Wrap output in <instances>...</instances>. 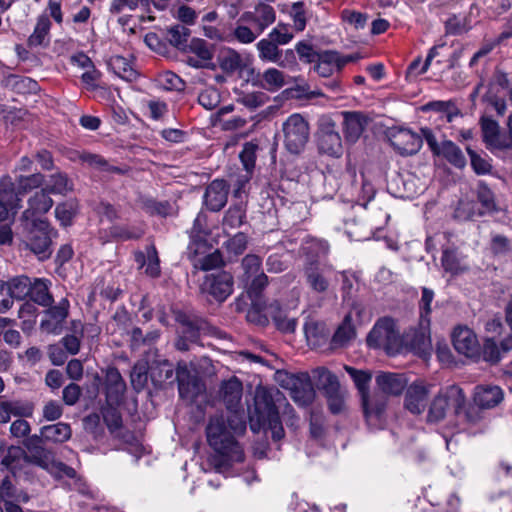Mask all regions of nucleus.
<instances>
[{
    "label": "nucleus",
    "instance_id": "obj_10",
    "mask_svg": "<svg viewBox=\"0 0 512 512\" xmlns=\"http://www.w3.org/2000/svg\"><path fill=\"white\" fill-rule=\"evenodd\" d=\"M318 147L322 153L333 157H340L343 153L341 137L331 117L323 116L319 120Z\"/></svg>",
    "mask_w": 512,
    "mask_h": 512
},
{
    "label": "nucleus",
    "instance_id": "obj_64",
    "mask_svg": "<svg viewBox=\"0 0 512 512\" xmlns=\"http://www.w3.org/2000/svg\"><path fill=\"white\" fill-rule=\"evenodd\" d=\"M467 152L470 156L471 166L476 174L481 175L490 173L492 165L487 159L478 155L470 147H467Z\"/></svg>",
    "mask_w": 512,
    "mask_h": 512
},
{
    "label": "nucleus",
    "instance_id": "obj_43",
    "mask_svg": "<svg viewBox=\"0 0 512 512\" xmlns=\"http://www.w3.org/2000/svg\"><path fill=\"white\" fill-rule=\"evenodd\" d=\"M149 374L154 383L162 384L173 377V365L167 360L153 362Z\"/></svg>",
    "mask_w": 512,
    "mask_h": 512
},
{
    "label": "nucleus",
    "instance_id": "obj_18",
    "mask_svg": "<svg viewBox=\"0 0 512 512\" xmlns=\"http://www.w3.org/2000/svg\"><path fill=\"white\" fill-rule=\"evenodd\" d=\"M375 382L379 391L375 393L382 394L388 401V396H398L407 386V379L403 374L393 372H379L375 377Z\"/></svg>",
    "mask_w": 512,
    "mask_h": 512
},
{
    "label": "nucleus",
    "instance_id": "obj_48",
    "mask_svg": "<svg viewBox=\"0 0 512 512\" xmlns=\"http://www.w3.org/2000/svg\"><path fill=\"white\" fill-rule=\"evenodd\" d=\"M78 203L76 200H68L60 203L55 208V216L63 226H69L77 214Z\"/></svg>",
    "mask_w": 512,
    "mask_h": 512
},
{
    "label": "nucleus",
    "instance_id": "obj_6",
    "mask_svg": "<svg viewBox=\"0 0 512 512\" xmlns=\"http://www.w3.org/2000/svg\"><path fill=\"white\" fill-rule=\"evenodd\" d=\"M401 337L394 319L383 317L377 320L367 336V343L374 348H383L388 354L398 352Z\"/></svg>",
    "mask_w": 512,
    "mask_h": 512
},
{
    "label": "nucleus",
    "instance_id": "obj_63",
    "mask_svg": "<svg viewBox=\"0 0 512 512\" xmlns=\"http://www.w3.org/2000/svg\"><path fill=\"white\" fill-rule=\"evenodd\" d=\"M257 145L253 143H245L243 150L240 152L239 158L243 164L245 171L252 173L255 167Z\"/></svg>",
    "mask_w": 512,
    "mask_h": 512
},
{
    "label": "nucleus",
    "instance_id": "obj_61",
    "mask_svg": "<svg viewBox=\"0 0 512 512\" xmlns=\"http://www.w3.org/2000/svg\"><path fill=\"white\" fill-rule=\"evenodd\" d=\"M9 409L11 416L23 418L30 417L33 414V405L30 403L22 402L20 400H4Z\"/></svg>",
    "mask_w": 512,
    "mask_h": 512
},
{
    "label": "nucleus",
    "instance_id": "obj_17",
    "mask_svg": "<svg viewBox=\"0 0 512 512\" xmlns=\"http://www.w3.org/2000/svg\"><path fill=\"white\" fill-rule=\"evenodd\" d=\"M69 306V301L66 298H62L56 305L48 306L49 308L41 320L40 328L46 333L59 334L68 316Z\"/></svg>",
    "mask_w": 512,
    "mask_h": 512
},
{
    "label": "nucleus",
    "instance_id": "obj_28",
    "mask_svg": "<svg viewBox=\"0 0 512 512\" xmlns=\"http://www.w3.org/2000/svg\"><path fill=\"white\" fill-rule=\"evenodd\" d=\"M53 206V200L49 196V193L43 188L37 191L28 200V208L23 212V218L26 220H34L37 215H43L47 213Z\"/></svg>",
    "mask_w": 512,
    "mask_h": 512
},
{
    "label": "nucleus",
    "instance_id": "obj_16",
    "mask_svg": "<svg viewBox=\"0 0 512 512\" xmlns=\"http://www.w3.org/2000/svg\"><path fill=\"white\" fill-rule=\"evenodd\" d=\"M303 276L309 289L317 294H325L330 288V280L318 260H308L303 265Z\"/></svg>",
    "mask_w": 512,
    "mask_h": 512
},
{
    "label": "nucleus",
    "instance_id": "obj_56",
    "mask_svg": "<svg viewBox=\"0 0 512 512\" xmlns=\"http://www.w3.org/2000/svg\"><path fill=\"white\" fill-rule=\"evenodd\" d=\"M160 85L170 91H183L185 89V82L175 73L165 71L159 76Z\"/></svg>",
    "mask_w": 512,
    "mask_h": 512
},
{
    "label": "nucleus",
    "instance_id": "obj_41",
    "mask_svg": "<svg viewBox=\"0 0 512 512\" xmlns=\"http://www.w3.org/2000/svg\"><path fill=\"white\" fill-rule=\"evenodd\" d=\"M476 195L478 202L482 206L481 210L485 215L494 213L498 210L494 193L485 182L480 181L478 183Z\"/></svg>",
    "mask_w": 512,
    "mask_h": 512
},
{
    "label": "nucleus",
    "instance_id": "obj_11",
    "mask_svg": "<svg viewBox=\"0 0 512 512\" xmlns=\"http://www.w3.org/2000/svg\"><path fill=\"white\" fill-rule=\"evenodd\" d=\"M44 175L33 173L29 175H16L13 180L10 176L2 178V190L9 192L16 204L21 203L23 196L28 192L40 187L44 183Z\"/></svg>",
    "mask_w": 512,
    "mask_h": 512
},
{
    "label": "nucleus",
    "instance_id": "obj_2",
    "mask_svg": "<svg viewBox=\"0 0 512 512\" xmlns=\"http://www.w3.org/2000/svg\"><path fill=\"white\" fill-rule=\"evenodd\" d=\"M245 431L244 411H235L227 417L217 414L209 418L206 426L207 442L216 453L228 455L235 461H243L244 452L236 436Z\"/></svg>",
    "mask_w": 512,
    "mask_h": 512
},
{
    "label": "nucleus",
    "instance_id": "obj_30",
    "mask_svg": "<svg viewBox=\"0 0 512 512\" xmlns=\"http://www.w3.org/2000/svg\"><path fill=\"white\" fill-rule=\"evenodd\" d=\"M72 434L71 427L67 423L58 422L56 424L46 425L40 429L37 434L45 443H63L70 439Z\"/></svg>",
    "mask_w": 512,
    "mask_h": 512
},
{
    "label": "nucleus",
    "instance_id": "obj_27",
    "mask_svg": "<svg viewBox=\"0 0 512 512\" xmlns=\"http://www.w3.org/2000/svg\"><path fill=\"white\" fill-rule=\"evenodd\" d=\"M428 392L423 384L409 386L405 395V408L413 414H421L426 407Z\"/></svg>",
    "mask_w": 512,
    "mask_h": 512
},
{
    "label": "nucleus",
    "instance_id": "obj_47",
    "mask_svg": "<svg viewBox=\"0 0 512 512\" xmlns=\"http://www.w3.org/2000/svg\"><path fill=\"white\" fill-rule=\"evenodd\" d=\"M246 209L242 203L231 206L223 218V226L236 229L245 223Z\"/></svg>",
    "mask_w": 512,
    "mask_h": 512
},
{
    "label": "nucleus",
    "instance_id": "obj_33",
    "mask_svg": "<svg viewBox=\"0 0 512 512\" xmlns=\"http://www.w3.org/2000/svg\"><path fill=\"white\" fill-rule=\"evenodd\" d=\"M43 189L49 194L66 195L73 190V182L67 174L61 171H56L49 176L46 182V187Z\"/></svg>",
    "mask_w": 512,
    "mask_h": 512
},
{
    "label": "nucleus",
    "instance_id": "obj_55",
    "mask_svg": "<svg viewBox=\"0 0 512 512\" xmlns=\"http://www.w3.org/2000/svg\"><path fill=\"white\" fill-rule=\"evenodd\" d=\"M484 215L481 208H477V203L473 201H460L455 211V216L461 220H471Z\"/></svg>",
    "mask_w": 512,
    "mask_h": 512
},
{
    "label": "nucleus",
    "instance_id": "obj_46",
    "mask_svg": "<svg viewBox=\"0 0 512 512\" xmlns=\"http://www.w3.org/2000/svg\"><path fill=\"white\" fill-rule=\"evenodd\" d=\"M329 249L328 243L323 240L307 237L301 246V251L307 256V260H317L321 255L327 254Z\"/></svg>",
    "mask_w": 512,
    "mask_h": 512
},
{
    "label": "nucleus",
    "instance_id": "obj_59",
    "mask_svg": "<svg viewBox=\"0 0 512 512\" xmlns=\"http://www.w3.org/2000/svg\"><path fill=\"white\" fill-rule=\"evenodd\" d=\"M84 160L93 168L100 171L121 174L123 171L121 168L110 165L106 159L97 154H88L84 157Z\"/></svg>",
    "mask_w": 512,
    "mask_h": 512
},
{
    "label": "nucleus",
    "instance_id": "obj_20",
    "mask_svg": "<svg viewBox=\"0 0 512 512\" xmlns=\"http://www.w3.org/2000/svg\"><path fill=\"white\" fill-rule=\"evenodd\" d=\"M172 314L175 321L181 326V334L187 337L190 342H196L200 332L205 330L206 322L194 314L178 309H173Z\"/></svg>",
    "mask_w": 512,
    "mask_h": 512
},
{
    "label": "nucleus",
    "instance_id": "obj_53",
    "mask_svg": "<svg viewBox=\"0 0 512 512\" xmlns=\"http://www.w3.org/2000/svg\"><path fill=\"white\" fill-rule=\"evenodd\" d=\"M168 40L169 42L179 48V49H185L187 46V41L190 36V29L183 25H175L170 27L167 30Z\"/></svg>",
    "mask_w": 512,
    "mask_h": 512
},
{
    "label": "nucleus",
    "instance_id": "obj_4",
    "mask_svg": "<svg viewBox=\"0 0 512 512\" xmlns=\"http://www.w3.org/2000/svg\"><path fill=\"white\" fill-rule=\"evenodd\" d=\"M345 370L351 376L361 394L362 407L367 420L371 422L379 420L386 409V397L379 393L369 395L368 385L371 374L350 366H345Z\"/></svg>",
    "mask_w": 512,
    "mask_h": 512
},
{
    "label": "nucleus",
    "instance_id": "obj_22",
    "mask_svg": "<svg viewBox=\"0 0 512 512\" xmlns=\"http://www.w3.org/2000/svg\"><path fill=\"white\" fill-rule=\"evenodd\" d=\"M452 343L455 350L472 358L479 354V343L476 335L467 327H458L452 334Z\"/></svg>",
    "mask_w": 512,
    "mask_h": 512
},
{
    "label": "nucleus",
    "instance_id": "obj_49",
    "mask_svg": "<svg viewBox=\"0 0 512 512\" xmlns=\"http://www.w3.org/2000/svg\"><path fill=\"white\" fill-rule=\"evenodd\" d=\"M11 296L14 299L22 300L29 295L31 290V280L27 276H17L6 282Z\"/></svg>",
    "mask_w": 512,
    "mask_h": 512
},
{
    "label": "nucleus",
    "instance_id": "obj_19",
    "mask_svg": "<svg viewBox=\"0 0 512 512\" xmlns=\"http://www.w3.org/2000/svg\"><path fill=\"white\" fill-rule=\"evenodd\" d=\"M242 21H249L257 33L262 34L276 20L274 8L265 3L257 4L253 10L241 14Z\"/></svg>",
    "mask_w": 512,
    "mask_h": 512
},
{
    "label": "nucleus",
    "instance_id": "obj_9",
    "mask_svg": "<svg viewBox=\"0 0 512 512\" xmlns=\"http://www.w3.org/2000/svg\"><path fill=\"white\" fill-rule=\"evenodd\" d=\"M282 386L289 390L290 397L299 406H308L315 398V390L308 373L286 375Z\"/></svg>",
    "mask_w": 512,
    "mask_h": 512
},
{
    "label": "nucleus",
    "instance_id": "obj_34",
    "mask_svg": "<svg viewBox=\"0 0 512 512\" xmlns=\"http://www.w3.org/2000/svg\"><path fill=\"white\" fill-rule=\"evenodd\" d=\"M437 156H443L456 168H463L466 165V158L462 150L450 140H445L440 143V150L438 151Z\"/></svg>",
    "mask_w": 512,
    "mask_h": 512
},
{
    "label": "nucleus",
    "instance_id": "obj_51",
    "mask_svg": "<svg viewBox=\"0 0 512 512\" xmlns=\"http://www.w3.org/2000/svg\"><path fill=\"white\" fill-rule=\"evenodd\" d=\"M441 262L445 271L452 274H458L465 270V267L462 266V259L455 249H445Z\"/></svg>",
    "mask_w": 512,
    "mask_h": 512
},
{
    "label": "nucleus",
    "instance_id": "obj_38",
    "mask_svg": "<svg viewBox=\"0 0 512 512\" xmlns=\"http://www.w3.org/2000/svg\"><path fill=\"white\" fill-rule=\"evenodd\" d=\"M5 86L18 94L34 93L38 90V83L19 75H9L5 79Z\"/></svg>",
    "mask_w": 512,
    "mask_h": 512
},
{
    "label": "nucleus",
    "instance_id": "obj_40",
    "mask_svg": "<svg viewBox=\"0 0 512 512\" xmlns=\"http://www.w3.org/2000/svg\"><path fill=\"white\" fill-rule=\"evenodd\" d=\"M50 27L51 22L49 18L47 16H40L37 19L33 33L28 38V45L30 47H37L47 44Z\"/></svg>",
    "mask_w": 512,
    "mask_h": 512
},
{
    "label": "nucleus",
    "instance_id": "obj_1",
    "mask_svg": "<svg viewBox=\"0 0 512 512\" xmlns=\"http://www.w3.org/2000/svg\"><path fill=\"white\" fill-rule=\"evenodd\" d=\"M280 413L288 426H295L298 418L285 395L277 388H257L254 397V409L249 412L250 429L258 433L269 429L274 441L284 438L285 432Z\"/></svg>",
    "mask_w": 512,
    "mask_h": 512
},
{
    "label": "nucleus",
    "instance_id": "obj_44",
    "mask_svg": "<svg viewBox=\"0 0 512 512\" xmlns=\"http://www.w3.org/2000/svg\"><path fill=\"white\" fill-rule=\"evenodd\" d=\"M256 47L259 52V58L263 61L278 63L282 57V51L278 48V45L268 38L261 39L256 44Z\"/></svg>",
    "mask_w": 512,
    "mask_h": 512
},
{
    "label": "nucleus",
    "instance_id": "obj_21",
    "mask_svg": "<svg viewBox=\"0 0 512 512\" xmlns=\"http://www.w3.org/2000/svg\"><path fill=\"white\" fill-rule=\"evenodd\" d=\"M229 185L223 179L213 180L204 193V204L212 212L220 211L227 203Z\"/></svg>",
    "mask_w": 512,
    "mask_h": 512
},
{
    "label": "nucleus",
    "instance_id": "obj_36",
    "mask_svg": "<svg viewBox=\"0 0 512 512\" xmlns=\"http://www.w3.org/2000/svg\"><path fill=\"white\" fill-rule=\"evenodd\" d=\"M111 70L120 78L126 81H133L137 78L138 73L132 64L120 55L112 56L108 62Z\"/></svg>",
    "mask_w": 512,
    "mask_h": 512
},
{
    "label": "nucleus",
    "instance_id": "obj_45",
    "mask_svg": "<svg viewBox=\"0 0 512 512\" xmlns=\"http://www.w3.org/2000/svg\"><path fill=\"white\" fill-rule=\"evenodd\" d=\"M434 298V292L426 287L422 289V296L419 302L420 319L419 326L421 329H429L430 327V315H431V303Z\"/></svg>",
    "mask_w": 512,
    "mask_h": 512
},
{
    "label": "nucleus",
    "instance_id": "obj_23",
    "mask_svg": "<svg viewBox=\"0 0 512 512\" xmlns=\"http://www.w3.org/2000/svg\"><path fill=\"white\" fill-rule=\"evenodd\" d=\"M104 384L107 404L119 405L122 402L126 384L117 368H107Z\"/></svg>",
    "mask_w": 512,
    "mask_h": 512
},
{
    "label": "nucleus",
    "instance_id": "obj_12",
    "mask_svg": "<svg viewBox=\"0 0 512 512\" xmlns=\"http://www.w3.org/2000/svg\"><path fill=\"white\" fill-rule=\"evenodd\" d=\"M234 278L230 272L218 271L207 274L201 285V291L216 301H225L233 292Z\"/></svg>",
    "mask_w": 512,
    "mask_h": 512
},
{
    "label": "nucleus",
    "instance_id": "obj_7",
    "mask_svg": "<svg viewBox=\"0 0 512 512\" xmlns=\"http://www.w3.org/2000/svg\"><path fill=\"white\" fill-rule=\"evenodd\" d=\"M52 234L53 229L47 221L34 219L26 237L25 246L39 260L44 261L52 255Z\"/></svg>",
    "mask_w": 512,
    "mask_h": 512
},
{
    "label": "nucleus",
    "instance_id": "obj_42",
    "mask_svg": "<svg viewBox=\"0 0 512 512\" xmlns=\"http://www.w3.org/2000/svg\"><path fill=\"white\" fill-rule=\"evenodd\" d=\"M355 336V329L352 325L350 315H346L332 337V344L335 347L346 345Z\"/></svg>",
    "mask_w": 512,
    "mask_h": 512
},
{
    "label": "nucleus",
    "instance_id": "obj_25",
    "mask_svg": "<svg viewBox=\"0 0 512 512\" xmlns=\"http://www.w3.org/2000/svg\"><path fill=\"white\" fill-rule=\"evenodd\" d=\"M205 220L206 217L202 214H198L194 220L193 227L190 231L191 241L187 248V253L190 258L205 253L208 248L206 240L207 231L204 228Z\"/></svg>",
    "mask_w": 512,
    "mask_h": 512
},
{
    "label": "nucleus",
    "instance_id": "obj_3",
    "mask_svg": "<svg viewBox=\"0 0 512 512\" xmlns=\"http://www.w3.org/2000/svg\"><path fill=\"white\" fill-rule=\"evenodd\" d=\"M241 270L239 283L251 299L252 305L261 309L264 306L262 294L269 283L267 275L262 271L261 258L256 254H247L241 261Z\"/></svg>",
    "mask_w": 512,
    "mask_h": 512
},
{
    "label": "nucleus",
    "instance_id": "obj_15",
    "mask_svg": "<svg viewBox=\"0 0 512 512\" xmlns=\"http://www.w3.org/2000/svg\"><path fill=\"white\" fill-rule=\"evenodd\" d=\"M387 136L390 144L401 155L416 154L422 146V138L408 129L391 128Z\"/></svg>",
    "mask_w": 512,
    "mask_h": 512
},
{
    "label": "nucleus",
    "instance_id": "obj_13",
    "mask_svg": "<svg viewBox=\"0 0 512 512\" xmlns=\"http://www.w3.org/2000/svg\"><path fill=\"white\" fill-rule=\"evenodd\" d=\"M176 379L180 397L190 403L195 402L197 397L205 391L204 384L196 375L190 373L186 362L178 363Z\"/></svg>",
    "mask_w": 512,
    "mask_h": 512
},
{
    "label": "nucleus",
    "instance_id": "obj_39",
    "mask_svg": "<svg viewBox=\"0 0 512 512\" xmlns=\"http://www.w3.org/2000/svg\"><path fill=\"white\" fill-rule=\"evenodd\" d=\"M218 61L222 71L227 74H232L243 67L241 55L231 48L223 50L218 57Z\"/></svg>",
    "mask_w": 512,
    "mask_h": 512
},
{
    "label": "nucleus",
    "instance_id": "obj_52",
    "mask_svg": "<svg viewBox=\"0 0 512 512\" xmlns=\"http://www.w3.org/2000/svg\"><path fill=\"white\" fill-rule=\"evenodd\" d=\"M142 209L150 215H159L165 217L171 212V205L168 201H157L153 198H143L141 200Z\"/></svg>",
    "mask_w": 512,
    "mask_h": 512
},
{
    "label": "nucleus",
    "instance_id": "obj_37",
    "mask_svg": "<svg viewBox=\"0 0 512 512\" xmlns=\"http://www.w3.org/2000/svg\"><path fill=\"white\" fill-rule=\"evenodd\" d=\"M49 282L43 279H35L31 282V290L29 291V298L42 306H50L53 302L52 295L49 293Z\"/></svg>",
    "mask_w": 512,
    "mask_h": 512
},
{
    "label": "nucleus",
    "instance_id": "obj_50",
    "mask_svg": "<svg viewBox=\"0 0 512 512\" xmlns=\"http://www.w3.org/2000/svg\"><path fill=\"white\" fill-rule=\"evenodd\" d=\"M285 85L284 74L276 69L269 68L262 75L261 86L268 91H276Z\"/></svg>",
    "mask_w": 512,
    "mask_h": 512
},
{
    "label": "nucleus",
    "instance_id": "obj_54",
    "mask_svg": "<svg viewBox=\"0 0 512 512\" xmlns=\"http://www.w3.org/2000/svg\"><path fill=\"white\" fill-rule=\"evenodd\" d=\"M412 346L422 357L429 356L432 350L430 328L426 330L419 326V332L414 336Z\"/></svg>",
    "mask_w": 512,
    "mask_h": 512
},
{
    "label": "nucleus",
    "instance_id": "obj_31",
    "mask_svg": "<svg viewBox=\"0 0 512 512\" xmlns=\"http://www.w3.org/2000/svg\"><path fill=\"white\" fill-rule=\"evenodd\" d=\"M135 261L140 267L146 266L145 273L151 277H157L160 274V261L155 246L146 247V251L135 253Z\"/></svg>",
    "mask_w": 512,
    "mask_h": 512
},
{
    "label": "nucleus",
    "instance_id": "obj_24",
    "mask_svg": "<svg viewBox=\"0 0 512 512\" xmlns=\"http://www.w3.org/2000/svg\"><path fill=\"white\" fill-rule=\"evenodd\" d=\"M341 115L343 116V130L346 141L355 143L368 124V118L363 113L356 111H344Z\"/></svg>",
    "mask_w": 512,
    "mask_h": 512
},
{
    "label": "nucleus",
    "instance_id": "obj_26",
    "mask_svg": "<svg viewBox=\"0 0 512 512\" xmlns=\"http://www.w3.org/2000/svg\"><path fill=\"white\" fill-rule=\"evenodd\" d=\"M243 393V387L241 381L232 377L229 380L223 381L220 387V396L229 410V414L240 411L241 398Z\"/></svg>",
    "mask_w": 512,
    "mask_h": 512
},
{
    "label": "nucleus",
    "instance_id": "obj_5",
    "mask_svg": "<svg viewBox=\"0 0 512 512\" xmlns=\"http://www.w3.org/2000/svg\"><path fill=\"white\" fill-rule=\"evenodd\" d=\"M465 403L466 397L459 386L450 385L441 389L430 403L427 421L430 423L442 421L449 409H453L455 414H459Z\"/></svg>",
    "mask_w": 512,
    "mask_h": 512
},
{
    "label": "nucleus",
    "instance_id": "obj_35",
    "mask_svg": "<svg viewBox=\"0 0 512 512\" xmlns=\"http://www.w3.org/2000/svg\"><path fill=\"white\" fill-rule=\"evenodd\" d=\"M249 21H242L241 16L237 20L234 29L231 32H228L229 42L237 41L241 44H251L253 43L260 33H257L255 28L253 29L249 27L247 24Z\"/></svg>",
    "mask_w": 512,
    "mask_h": 512
},
{
    "label": "nucleus",
    "instance_id": "obj_62",
    "mask_svg": "<svg viewBox=\"0 0 512 512\" xmlns=\"http://www.w3.org/2000/svg\"><path fill=\"white\" fill-rule=\"evenodd\" d=\"M198 102L205 109L213 110L220 103V93L215 88H207L199 94Z\"/></svg>",
    "mask_w": 512,
    "mask_h": 512
},
{
    "label": "nucleus",
    "instance_id": "obj_57",
    "mask_svg": "<svg viewBox=\"0 0 512 512\" xmlns=\"http://www.w3.org/2000/svg\"><path fill=\"white\" fill-rule=\"evenodd\" d=\"M346 391L341 387L325 395L328 407L333 414H339L345 409Z\"/></svg>",
    "mask_w": 512,
    "mask_h": 512
},
{
    "label": "nucleus",
    "instance_id": "obj_60",
    "mask_svg": "<svg viewBox=\"0 0 512 512\" xmlns=\"http://www.w3.org/2000/svg\"><path fill=\"white\" fill-rule=\"evenodd\" d=\"M293 38V34L289 32L287 24L278 23L268 35V39L276 43V45L288 44Z\"/></svg>",
    "mask_w": 512,
    "mask_h": 512
},
{
    "label": "nucleus",
    "instance_id": "obj_14",
    "mask_svg": "<svg viewBox=\"0 0 512 512\" xmlns=\"http://www.w3.org/2000/svg\"><path fill=\"white\" fill-rule=\"evenodd\" d=\"M27 453L24 455L26 462L48 469L54 463V454L45 447V442L37 435L28 436L24 441Z\"/></svg>",
    "mask_w": 512,
    "mask_h": 512
},
{
    "label": "nucleus",
    "instance_id": "obj_8",
    "mask_svg": "<svg viewBox=\"0 0 512 512\" xmlns=\"http://www.w3.org/2000/svg\"><path fill=\"white\" fill-rule=\"evenodd\" d=\"M284 145L292 154L300 153L309 139V126L300 114H293L283 123Z\"/></svg>",
    "mask_w": 512,
    "mask_h": 512
},
{
    "label": "nucleus",
    "instance_id": "obj_29",
    "mask_svg": "<svg viewBox=\"0 0 512 512\" xmlns=\"http://www.w3.org/2000/svg\"><path fill=\"white\" fill-rule=\"evenodd\" d=\"M503 399L502 390L498 386H477L474 393V402L485 409L497 406Z\"/></svg>",
    "mask_w": 512,
    "mask_h": 512
},
{
    "label": "nucleus",
    "instance_id": "obj_32",
    "mask_svg": "<svg viewBox=\"0 0 512 512\" xmlns=\"http://www.w3.org/2000/svg\"><path fill=\"white\" fill-rule=\"evenodd\" d=\"M312 375L317 388L323 391L324 395L341 387L337 376L325 367H317L312 371Z\"/></svg>",
    "mask_w": 512,
    "mask_h": 512
},
{
    "label": "nucleus",
    "instance_id": "obj_58",
    "mask_svg": "<svg viewBox=\"0 0 512 512\" xmlns=\"http://www.w3.org/2000/svg\"><path fill=\"white\" fill-rule=\"evenodd\" d=\"M148 366L146 363H136L131 371V383L136 390H142L148 379Z\"/></svg>",
    "mask_w": 512,
    "mask_h": 512
}]
</instances>
